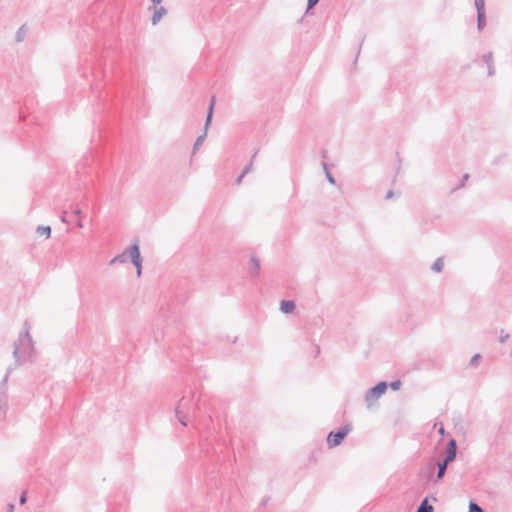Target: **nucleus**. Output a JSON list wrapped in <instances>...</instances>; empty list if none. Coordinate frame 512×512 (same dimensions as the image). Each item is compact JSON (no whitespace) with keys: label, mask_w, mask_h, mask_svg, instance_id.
Instances as JSON below:
<instances>
[{"label":"nucleus","mask_w":512,"mask_h":512,"mask_svg":"<svg viewBox=\"0 0 512 512\" xmlns=\"http://www.w3.org/2000/svg\"><path fill=\"white\" fill-rule=\"evenodd\" d=\"M469 512H485V511L478 504L471 501L469 504Z\"/></svg>","instance_id":"nucleus-21"},{"label":"nucleus","mask_w":512,"mask_h":512,"mask_svg":"<svg viewBox=\"0 0 512 512\" xmlns=\"http://www.w3.org/2000/svg\"><path fill=\"white\" fill-rule=\"evenodd\" d=\"M252 170H253V164H252V160H250V162L244 167L242 173H243V175H247Z\"/></svg>","instance_id":"nucleus-23"},{"label":"nucleus","mask_w":512,"mask_h":512,"mask_svg":"<svg viewBox=\"0 0 512 512\" xmlns=\"http://www.w3.org/2000/svg\"><path fill=\"white\" fill-rule=\"evenodd\" d=\"M37 233L39 235H45L46 238H49L50 234H51V227L50 226H38Z\"/></svg>","instance_id":"nucleus-18"},{"label":"nucleus","mask_w":512,"mask_h":512,"mask_svg":"<svg viewBox=\"0 0 512 512\" xmlns=\"http://www.w3.org/2000/svg\"><path fill=\"white\" fill-rule=\"evenodd\" d=\"M260 260L256 256H251L248 266V274L252 278H256L260 274Z\"/></svg>","instance_id":"nucleus-10"},{"label":"nucleus","mask_w":512,"mask_h":512,"mask_svg":"<svg viewBox=\"0 0 512 512\" xmlns=\"http://www.w3.org/2000/svg\"><path fill=\"white\" fill-rule=\"evenodd\" d=\"M482 60L487 65V74H488V76L489 77L494 76L495 73H496V70H495L494 61H493V53L492 52H488V53L484 54L482 56Z\"/></svg>","instance_id":"nucleus-11"},{"label":"nucleus","mask_w":512,"mask_h":512,"mask_svg":"<svg viewBox=\"0 0 512 512\" xmlns=\"http://www.w3.org/2000/svg\"><path fill=\"white\" fill-rule=\"evenodd\" d=\"M323 169L325 171V175H326V178L329 181V183H331L333 185L336 184V180H335L334 176L328 171V167H327L326 163H323Z\"/></svg>","instance_id":"nucleus-19"},{"label":"nucleus","mask_w":512,"mask_h":512,"mask_svg":"<svg viewBox=\"0 0 512 512\" xmlns=\"http://www.w3.org/2000/svg\"><path fill=\"white\" fill-rule=\"evenodd\" d=\"M319 1L320 0H308L307 1L306 13H308L309 10H311L313 7H315L318 4Z\"/></svg>","instance_id":"nucleus-22"},{"label":"nucleus","mask_w":512,"mask_h":512,"mask_svg":"<svg viewBox=\"0 0 512 512\" xmlns=\"http://www.w3.org/2000/svg\"><path fill=\"white\" fill-rule=\"evenodd\" d=\"M416 512H434V508L432 505L428 503V499L425 498L422 500L420 505L417 508Z\"/></svg>","instance_id":"nucleus-16"},{"label":"nucleus","mask_w":512,"mask_h":512,"mask_svg":"<svg viewBox=\"0 0 512 512\" xmlns=\"http://www.w3.org/2000/svg\"><path fill=\"white\" fill-rule=\"evenodd\" d=\"M152 3L154 4V6H157L158 4H160L163 0H151Z\"/></svg>","instance_id":"nucleus-33"},{"label":"nucleus","mask_w":512,"mask_h":512,"mask_svg":"<svg viewBox=\"0 0 512 512\" xmlns=\"http://www.w3.org/2000/svg\"><path fill=\"white\" fill-rule=\"evenodd\" d=\"M351 431L350 425L341 427L338 431H331L327 436V444L330 448L336 447L341 444L344 438Z\"/></svg>","instance_id":"nucleus-5"},{"label":"nucleus","mask_w":512,"mask_h":512,"mask_svg":"<svg viewBox=\"0 0 512 512\" xmlns=\"http://www.w3.org/2000/svg\"><path fill=\"white\" fill-rule=\"evenodd\" d=\"M439 433L442 434V435L444 434V428L443 427L440 428Z\"/></svg>","instance_id":"nucleus-37"},{"label":"nucleus","mask_w":512,"mask_h":512,"mask_svg":"<svg viewBox=\"0 0 512 512\" xmlns=\"http://www.w3.org/2000/svg\"><path fill=\"white\" fill-rule=\"evenodd\" d=\"M128 258H129V255H128V252L126 249L123 253L118 254L114 258H112L109 262V265H114L116 263H125Z\"/></svg>","instance_id":"nucleus-14"},{"label":"nucleus","mask_w":512,"mask_h":512,"mask_svg":"<svg viewBox=\"0 0 512 512\" xmlns=\"http://www.w3.org/2000/svg\"><path fill=\"white\" fill-rule=\"evenodd\" d=\"M73 214L76 215V216H81L82 215V210L80 208H76L73 211Z\"/></svg>","instance_id":"nucleus-32"},{"label":"nucleus","mask_w":512,"mask_h":512,"mask_svg":"<svg viewBox=\"0 0 512 512\" xmlns=\"http://www.w3.org/2000/svg\"><path fill=\"white\" fill-rule=\"evenodd\" d=\"M13 368L8 367L6 375L3 380L0 382V415H5L8 406V395L6 391V384L8 382L9 376L12 372Z\"/></svg>","instance_id":"nucleus-7"},{"label":"nucleus","mask_w":512,"mask_h":512,"mask_svg":"<svg viewBox=\"0 0 512 512\" xmlns=\"http://www.w3.org/2000/svg\"><path fill=\"white\" fill-rule=\"evenodd\" d=\"M474 2L477 10V28L481 31L486 25L485 1L474 0Z\"/></svg>","instance_id":"nucleus-8"},{"label":"nucleus","mask_w":512,"mask_h":512,"mask_svg":"<svg viewBox=\"0 0 512 512\" xmlns=\"http://www.w3.org/2000/svg\"><path fill=\"white\" fill-rule=\"evenodd\" d=\"M456 454H457L456 440L450 439L446 446L443 462L450 464L451 462H453L455 460Z\"/></svg>","instance_id":"nucleus-9"},{"label":"nucleus","mask_w":512,"mask_h":512,"mask_svg":"<svg viewBox=\"0 0 512 512\" xmlns=\"http://www.w3.org/2000/svg\"><path fill=\"white\" fill-rule=\"evenodd\" d=\"M469 179V174L463 176L462 182L457 186V189L464 187L465 182Z\"/></svg>","instance_id":"nucleus-27"},{"label":"nucleus","mask_w":512,"mask_h":512,"mask_svg":"<svg viewBox=\"0 0 512 512\" xmlns=\"http://www.w3.org/2000/svg\"><path fill=\"white\" fill-rule=\"evenodd\" d=\"M127 252L130 261L136 267L137 276L140 277L142 273V257L140 254V247L137 240L127 249Z\"/></svg>","instance_id":"nucleus-4"},{"label":"nucleus","mask_w":512,"mask_h":512,"mask_svg":"<svg viewBox=\"0 0 512 512\" xmlns=\"http://www.w3.org/2000/svg\"><path fill=\"white\" fill-rule=\"evenodd\" d=\"M214 105H215V97H212L209 108H208L205 125H204V132H203V134L199 135L196 138V141L193 145V153H195L199 149V147L203 144V142L206 139L207 129H208L209 125L211 124V120H212Z\"/></svg>","instance_id":"nucleus-6"},{"label":"nucleus","mask_w":512,"mask_h":512,"mask_svg":"<svg viewBox=\"0 0 512 512\" xmlns=\"http://www.w3.org/2000/svg\"><path fill=\"white\" fill-rule=\"evenodd\" d=\"M25 27L24 26H21L19 28V30L17 31L16 33V41L17 42H21L23 39H24V36H25Z\"/></svg>","instance_id":"nucleus-20"},{"label":"nucleus","mask_w":512,"mask_h":512,"mask_svg":"<svg viewBox=\"0 0 512 512\" xmlns=\"http://www.w3.org/2000/svg\"><path fill=\"white\" fill-rule=\"evenodd\" d=\"M387 387V383L381 381L374 387L368 389L365 394V402L367 408H371L378 401V399L386 392Z\"/></svg>","instance_id":"nucleus-3"},{"label":"nucleus","mask_w":512,"mask_h":512,"mask_svg":"<svg viewBox=\"0 0 512 512\" xmlns=\"http://www.w3.org/2000/svg\"><path fill=\"white\" fill-rule=\"evenodd\" d=\"M19 501H20V504H21V505H23V504H25V503H26L27 498H26V494H25V493H23V494L20 496V500H19Z\"/></svg>","instance_id":"nucleus-31"},{"label":"nucleus","mask_w":512,"mask_h":512,"mask_svg":"<svg viewBox=\"0 0 512 512\" xmlns=\"http://www.w3.org/2000/svg\"><path fill=\"white\" fill-rule=\"evenodd\" d=\"M149 9H153L154 10L153 16H152V19H151V22H152L153 25L158 24L159 21L162 19V17L167 14V10L163 6H159V7L153 6V7H150Z\"/></svg>","instance_id":"nucleus-12"},{"label":"nucleus","mask_w":512,"mask_h":512,"mask_svg":"<svg viewBox=\"0 0 512 512\" xmlns=\"http://www.w3.org/2000/svg\"><path fill=\"white\" fill-rule=\"evenodd\" d=\"M481 358V356L479 354H475L471 360H470V364L471 365H476L479 361V359Z\"/></svg>","instance_id":"nucleus-26"},{"label":"nucleus","mask_w":512,"mask_h":512,"mask_svg":"<svg viewBox=\"0 0 512 512\" xmlns=\"http://www.w3.org/2000/svg\"><path fill=\"white\" fill-rule=\"evenodd\" d=\"M400 385H401L400 380H396V381H393L390 383V387L392 388V390H395V391L400 388Z\"/></svg>","instance_id":"nucleus-25"},{"label":"nucleus","mask_w":512,"mask_h":512,"mask_svg":"<svg viewBox=\"0 0 512 512\" xmlns=\"http://www.w3.org/2000/svg\"><path fill=\"white\" fill-rule=\"evenodd\" d=\"M246 175H243V173H241L237 178H236V184H241L242 183V180L243 178L245 177Z\"/></svg>","instance_id":"nucleus-29"},{"label":"nucleus","mask_w":512,"mask_h":512,"mask_svg":"<svg viewBox=\"0 0 512 512\" xmlns=\"http://www.w3.org/2000/svg\"><path fill=\"white\" fill-rule=\"evenodd\" d=\"M295 302L292 300H282L280 302V310L285 314L292 313L295 310Z\"/></svg>","instance_id":"nucleus-13"},{"label":"nucleus","mask_w":512,"mask_h":512,"mask_svg":"<svg viewBox=\"0 0 512 512\" xmlns=\"http://www.w3.org/2000/svg\"><path fill=\"white\" fill-rule=\"evenodd\" d=\"M509 337H510V335L508 333H504V331L501 330L500 337H499V342L500 343H504V342H506L509 339Z\"/></svg>","instance_id":"nucleus-24"},{"label":"nucleus","mask_w":512,"mask_h":512,"mask_svg":"<svg viewBox=\"0 0 512 512\" xmlns=\"http://www.w3.org/2000/svg\"><path fill=\"white\" fill-rule=\"evenodd\" d=\"M257 152H258V151H256V152L252 155V157H251V159H250V160H252V162L254 161V159H255V157H256V154H257Z\"/></svg>","instance_id":"nucleus-36"},{"label":"nucleus","mask_w":512,"mask_h":512,"mask_svg":"<svg viewBox=\"0 0 512 512\" xmlns=\"http://www.w3.org/2000/svg\"><path fill=\"white\" fill-rule=\"evenodd\" d=\"M193 397V394L192 397H182L175 408L176 417L183 426H187L186 417L191 414L194 409H198V402L195 404V407L192 404Z\"/></svg>","instance_id":"nucleus-2"},{"label":"nucleus","mask_w":512,"mask_h":512,"mask_svg":"<svg viewBox=\"0 0 512 512\" xmlns=\"http://www.w3.org/2000/svg\"><path fill=\"white\" fill-rule=\"evenodd\" d=\"M14 505L10 504L7 512H13Z\"/></svg>","instance_id":"nucleus-34"},{"label":"nucleus","mask_w":512,"mask_h":512,"mask_svg":"<svg viewBox=\"0 0 512 512\" xmlns=\"http://www.w3.org/2000/svg\"><path fill=\"white\" fill-rule=\"evenodd\" d=\"M443 267H444L443 259L440 257V258H437L435 260V262L432 264L431 270H433L436 273H440V272H442Z\"/></svg>","instance_id":"nucleus-17"},{"label":"nucleus","mask_w":512,"mask_h":512,"mask_svg":"<svg viewBox=\"0 0 512 512\" xmlns=\"http://www.w3.org/2000/svg\"><path fill=\"white\" fill-rule=\"evenodd\" d=\"M77 226H78L79 228H82V227H83V224H82V222H81L80 220L77 222Z\"/></svg>","instance_id":"nucleus-35"},{"label":"nucleus","mask_w":512,"mask_h":512,"mask_svg":"<svg viewBox=\"0 0 512 512\" xmlns=\"http://www.w3.org/2000/svg\"><path fill=\"white\" fill-rule=\"evenodd\" d=\"M393 197H394V192H393V190H389V191L386 193L385 198H386L387 200H389V199H391V198H393Z\"/></svg>","instance_id":"nucleus-30"},{"label":"nucleus","mask_w":512,"mask_h":512,"mask_svg":"<svg viewBox=\"0 0 512 512\" xmlns=\"http://www.w3.org/2000/svg\"><path fill=\"white\" fill-rule=\"evenodd\" d=\"M61 221H62L63 223H68V220H67V211H66V210H64V211L62 212V215H61Z\"/></svg>","instance_id":"nucleus-28"},{"label":"nucleus","mask_w":512,"mask_h":512,"mask_svg":"<svg viewBox=\"0 0 512 512\" xmlns=\"http://www.w3.org/2000/svg\"><path fill=\"white\" fill-rule=\"evenodd\" d=\"M34 355V343L30 337V326L27 321L24 323V331L19 334L14 342L13 357L15 365L20 366L26 361H32Z\"/></svg>","instance_id":"nucleus-1"},{"label":"nucleus","mask_w":512,"mask_h":512,"mask_svg":"<svg viewBox=\"0 0 512 512\" xmlns=\"http://www.w3.org/2000/svg\"><path fill=\"white\" fill-rule=\"evenodd\" d=\"M448 465H449L448 463H445L443 461L437 463L438 472H437V476H436V481H439V480L443 479V477L445 476V473H446Z\"/></svg>","instance_id":"nucleus-15"}]
</instances>
